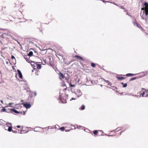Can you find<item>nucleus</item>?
<instances>
[{"instance_id":"nucleus-49","label":"nucleus","mask_w":148,"mask_h":148,"mask_svg":"<svg viewBox=\"0 0 148 148\" xmlns=\"http://www.w3.org/2000/svg\"><path fill=\"white\" fill-rule=\"evenodd\" d=\"M74 128H73V129H75V128L74 127Z\"/></svg>"},{"instance_id":"nucleus-26","label":"nucleus","mask_w":148,"mask_h":148,"mask_svg":"<svg viewBox=\"0 0 148 148\" xmlns=\"http://www.w3.org/2000/svg\"><path fill=\"white\" fill-rule=\"evenodd\" d=\"M75 98H74V97L72 98L71 99H70V100L71 101L73 100H75V99H76L77 98H76V96H75Z\"/></svg>"},{"instance_id":"nucleus-21","label":"nucleus","mask_w":148,"mask_h":148,"mask_svg":"<svg viewBox=\"0 0 148 148\" xmlns=\"http://www.w3.org/2000/svg\"><path fill=\"white\" fill-rule=\"evenodd\" d=\"M11 58L12 59L13 61H14V60L15 61H16V59H15V58L14 56L12 55L11 56Z\"/></svg>"},{"instance_id":"nucleus-27","label":"nucleus","mask_w":148,"mask_h":148,"mask_svg":"<svg viewBox=\"0 0 148 148\" xmlns=\"http://www.w3.org/2000/svg\"><path fill=\"white\" fill-rule=\"evenodd\" d=\"M127 86V83H125L124 84V85L123 86V88L126 87Z\"/></svg>"},{"instance_id":"nucleus-7","label":"nucleus","mask_w":148,"mask_h":148,"mask_svg":"<svg viewBox=\"0 0 148 148\" xmlns=\"http://www.w3.org/2000/svg\"><path fill=\"white\" fill-rule=\"evenodd\" d=\"M10 110L12 112H14V113H17V114L19 113V112L18 111H17V110H16L15 109H10Z\"/></svg>"},{"instance_id":"nucleus-31","label":"nucleus","mask_w":148,"mask_h":148,"mask_svg":"<svg viewBox=\"0 0 148 148\" xmlns=\"http://www.w3.org/2000/svg\"><path fill=\"white\" fill-rule=\"evenodd\" d=\"M12 132H13L14 133H17V131L16 130L14 131L13 130H12Z\"/></svg>"},{"instance_id":"nucleus-8","label":"nucleus","mask_w":148,"mask_h":148,"mask_svg":"<svg viewBox=\"0 0 148 148\" xmlns=\"http://www.w3.org/2000/svg\"><path fill=\"white\" fill-rule=\"evenodd\" d=\"M75 57L82 61L84 60L83 58L82 57L76 55L75 56Z\"/></svg>"},{"instance_id":"nucleus-42","label":"nucleus","mask_w":148,"mask_h":148,"mask_svg":"<svg viewBox=\"0 0 148 148\" xmlns=\"http://www.w3.org/2000/svg\"><path fill=\"white\" fill-rule=\"evenodd\" d=\"M63 86H66V85L65 84H63Z\"/></svg>"},{"instance_id":"nucleus-40","label":"nucleus","mask_w":148,"mask_h":148,"mask_svg":"<svg viewBox=\"0 0 148 148\" xmlns=\"http://www.w3.org/2000/svg\"><path fill=\"white\" fill-rule=\"evenodd\" d=\"M7 125H8V124H10V125H11V123H8L6 124Z\"/></svg>"},{"instance_id":"nucleus-9","label":"nucleus","mask_w":148,"mask_h":148,"mask_svg":"<svg viewBox=\"0 0 148 148\" xmlns=\"http://www.w3.org/2000/svg\"><path fill=\"white\" fill-rule=\"evenodd\" d=\"M136 74H132L131 73H127L126 75V76L127 77H131L133 76H134L136 75Z\"/></svg>"},{"instance_id":"nucleus-14","label":"nucleus","mask_w":148,"mask_h":148,"mask_svg":"<svg viewBox=\"0 0 148 148\" xmlns=\"http://www.w3.org/2000/svg\"><path fill=\"white\" fill-rule=\"evenodd\" d=\"M33 54V52L32 51H30L28 54V56H32Z\"/></svg>"},{"instance_id":"nucleus-32","label":"nucleus","mask_w":148,"mask_h":148,"mask_svg":"<svg viewBox=\"0 0 148 148\" xmlns=\"http://www.w3.org/2000/svg\"><path fill=\"white\" fill-rule=\"evenodd\" d=\"M33 94L35 96H36L37 95L36 92H34Z\"/></svg>"},{"instance_id":"nucleus-13","label":"nucleus","mask_w":148,"mask_h":148,"mask_svg":"<svg viewBox=\"0 0 148 148\" xmlns=\"http://www.w3.org/2000/svg\"><path fill=\"white\" fill-rule=\"evenodd\" d=\"M7 110L5 108H3V109L1 110V112H8L7 111Z\"/></svg>"},{"instance_id":"nucleus-51","label":"nucleus","mask_w":148,"mask_h":148,"mask_svg":"<svg viewBox=\"0 0 148 148\" xmlns=\"http://www.w3.org/2000/svg\"><path fill=\"white\" fill-rule=\"evenodd\" d=\"M44 60V61L45 62H46V60Z\"/></svg>"},{"instance_id":"nucleus-5","label":"nucleus","mask_w":148,"mask_h":148,"mask_svg":"<svg viewBox=\"0 0 148 148\" xmlns=\"http://www.w3.org/2000/svg\"><path fill=\"white\" fill-rule=\"evenodd\" d=\"M17 71L18 73V75H19V78H20L21 79L22 78H23L22 75V74L21 71H20L19 69H18Z\"/></svg>"},{"instance_id":"nucleus-50","label":"nucleus","mask_w":148,"mask_h":148,"mask_svg":"<svg viewBox=\"0 0 148 148\" xmlns=\"http://www.w3.org/2000/svg\"><path fill=\"white\" fill-rule=\"evenodd\" d=\"M34 52L35 53H36L37 52L36 51H34Z\"/></svg>"},{"instance_id":"nucleus-25","label":"nucleus","mask_w":148,"mask_h":148,"mask_svg":"<svg viewBox=\"0 0 148 148\" xmlns=\"http://www.w3.org/2000/svg\"><path fill=\"white\" fill-rule=\"evenodd\" d=\"M19 113L21 114L25 115V112L24 111L23 112H19Z\"/></svg>"},{"instance_id":"nucleus-38","label":"nucleus","mask_w":148,"mask_h":148,"mask_svg":"<svg viewBox=\"0 0 148 148\" xmlns=\"http://www.w3.org/2000/svg\"><path fill=\"white\" fill-rule=\"evenodd\" d=\"M145 91L146 93H148V90L145 89Z\"/></svg>"},{"instance_id":"nucleus-45","label":"nucleus","mask_w":148,"mask_h":148,"mask_svg":"<svg viewBox=\"0 0 148 148\" xmlns=\"http://www.w3.org/2000/svg\"><path fill=\"white\" fill-rule=\"evenodd\" d=\"M121 84H122V85H123L124 84L123 83V82H122L121 83Z\"/></svg>"},{"instance_id":"nucleus-44","label":"nucleus","mask_w":148,"mask_h":148,"mask_svg":"<svg viewBox=\"0 0 148 148\" xmlns=\"http://www.w3.org/2000/svg\"><path fill=\"white\" fill-rule=\"evenodd\" d=\"M124 132V131H122L121 132H120V134H121V133H122L123 132Z\"/></svg>"},{"instance_id":"nucleus-28","label":"nucleus","mask_w":148,"mask_h":148,"mask_svg":"<svg viewBox=\"0 0 148 148\" xmlns=\"http://www.w3.org/2000/svg\"><path fill=\"white\" fill-rule=\"evenodd\" d=\"M39 71H37L35 73V74L37 75H39Z\"/></svg>"},{"instance_id":"nucleus-29","label":"nucleus","mask_w":148,"mask_h":148,"mask_svg":"<svg viewBox=\"0 0 148 148\" xmlns=\"http://www.w3.org/2000/svg\"><path fill=\"white\" fill-rule=\"evenodd\" d=\"M70 84V86L71 87H73L75 86V85H74V84Z\"/></svg>"},{"instance_id":"nucleus-19","label":"nucleus","mask_w":148,"mask_h":148,"mask_svg":"<svg viewBox=\"0 0 148 148\" xmlns=\"http://www.w3.org/2000/svg\"><path fill=\"white\" fill-rule=\"evenodd\" d=\"M59 76L60 77H61L62 78H63L64 77V76L63 75V74L61 73H60L59 74Z\"/></svg>"},{"instance_id":"nucleus-33","label":"nucleus","mask_w":148,"mask_h":148,"mask_svg":"<svg viewBox=\"0 0 148 148\" xmlns=\"http://www.w3.org/2000/svg\"><path fill=\"white\" fill-rule=\"evenodd\" d=\"M24 58L27 61V62H28V58H27L25 57H24Z\"/></svg>"},{"instance_id":"nucleus-24","label":"nucleus","mask_w":148,"mask_h":148,"mask_svg":"<svg viewBox=\"0 0 148 148\" xmlns=\"http://www.w3.org/2000/svg\"><path fill=\"white\" fill-rule=\"evenodd\" d=\"M91 66L92 67H95V64L94 63H91Z\"/></svg>"},{"instance_id":"nucleus-18","label":"nucleus","mask_w":148,"mask_h":148,"mask_svg":"<svg viewBox=\"0 0 148 148\" xmlns=\"http://www.w3.org/2000/svg\"><path fill=\"white\" fill-rule=\"evenodd\" d=\"M40 128V127H36L34 128V131L35 132H37L38 131V129Z\"/></svg>"},{"instance_id":"nucleus-48","label":"nucleus","mask_w":148,"mask_h":148,"mask_svg":"<svg viewBox=\"0 0 148 148\" xmlns=\"http://www.w3.org/2000/svg\"><path fill=\"white\" fill-rule=\"evenodd\" d=\"M56 126H58V127L59 126L58 125H55L56 127H56Z\"/></svg>"},{"instance_id":"nucleus-36","label":"nucleus","mask_w":148,"mask_h":148,"mask_svg":"<svg viewBox=\"0 0 148 148\" xmlns=\"http://www.w3.org/2000/svg\"><path fill=\"white\" fill-rule=\"evenodd\" d=\"M102 1L103 2H108V3L110 2L109 1H105V0H103Z\"/></svg>"},{"instance_id":"nucleus-12","label":"nucleus","mask_w":148,"mask_h":148,"mask_svg":"<svg viewBox=\"0 0 148 148\" xmlns=\"http://www.w3.org/2000/svg\"><path fill=\"white\" fill-rule=\"evenodd\" d=\"M85 109V106L84 105H82L81 107L79 108V109L81 110H83Z\"/></svg>"},{"instance_id":"nucleus-52","label":"nucleus","mask_w":148,"mask_h":148,"mask_svg":"<svg viewBox=\"0 0 148 148\" xmlns=\"http://www.w3.org/2000/svg\"><path fill=\"white\" fill-rule=\"evenodd\" d=\"M105 135H106V136H107V134H105Z\"/></svg>"},{"instance_id":"nucleus-37","label":"nucleus","mask_w":148,"mask_h":148,"mask_svg":"<svg viewBox=\"0 0 148 148\" xmlns=\"http://www.w3.org/2000/svg\"><path fill=\"white\" fill-rule=\"evenodd\" d=\"M82 127V126H78L77 127V128H78L79 129H80V128H81Z\"/></svg>"},{"instance_id":"nucleus-43","label":"nucleus","mask_w":148,"mask_h":148,"mask_svg":"<svg viewBox=\"0 0 148 148\" xmlns=\"http://www.w3.org/2000/svg\"><path fill=\"white\" fill-rule=\"evenodd\" d=\"M1 102L2 104H3V101L2 100H1Z\"/></svg>"},{"instance_id":"nucleus-30","label":"nucleus","mask_w":148,"mask_h":148,"mask_svg":"<svg viewBox=\"0 0 148 148\" xmlns=\"http://www.w3.org/2000/svg\"><path fill=\"white\" fill-rule=\"evenodd\" d=\"M10 62V61L9 60H8L6 61V63L7 64H9V62Z\"/></svg>"},{"instance_id":"nucleus-10","label":"nucleus","mask_w":148,"mask_h":148,"mask_svg":"<svg viewBox=\"0 0 148 148\" xmlns=\"http://www.w3.org/2000/svg\"><path fill=\"white\" fill-rule=\"evenodd\" d=\"M116 78L119 80L120 81L122 80L123 79H124L125 77H116Z\"/></svg>"},{"instance_id":"nucleus-39","label":"nucleus","mask_w":148,"mask_h":148,"mask_svg":"<svg viewBox=\"0 0 148 148\" xmlns=\"http://www.w3.org/2000/svg\"><path fill=\"white\" fill-rule=\"evenodd\" d=\"M17 127L18 128H20V125H17Z\"/></svg>"},{"instance_id":"nucleus-35","label":"nucleus","mask_w":148,"mask_h":148,"mask_svg":"<svg viewBox=\"0 0 148 148\" xmlns=\"http://www.w3.org/2000/svg\"><path fill=\"white\" fill-rule=\"evenodd\" d=\"M145 91H144L142 93V95L143 97L144 96V95L145 94Z\"/></svg>"},{"instance_id":"nucleus-2","label":"nucleus","mask_w":148,"mask_h":148,"mask_svg":"<svg viewBox=\"0 0 148 148\" xmlns=\"http://www.w3.org/2000/svg\"><path fill=\"white\" fill-rule=\"evenodd\" d=\"M72 92V95L74 96L75 95L76 98H78L80 97L82 95V93L81 91V90L78 89H75L74 90H71Z\"/></svg>"},{"instance_id":"nucleus-34","label":"nucleus","mask_w":148,"mask_h":148,"mask_svg":"<svg viewBox=\"0 0 148 148\" xmlns=\"http://www.w3.org/2000/svg\"><path fill=\"white\" fill-rule=\"evenodd\" d=\"M14 104V103H9V105H10V107H11V106H10L11 105H12V104Z\"/></svg>"},{"instance_id":"nucleus-16","label":"nucleus","mask_w":148,"mask_h":148,"mask_svg":"<svg viewBox=\"0 0 148 148\" xmlns=\"http://www.w3.org/2000/svg\"><path fill=\"white\" fill-rule=\"evenodd\" d=\"M32 63H34V62H31V65H32V66H33V68L34 69H35V68H34V67L36 66V65H35L36 64H32Z\"/></svg>"},{"instance_id":"nucleus-22","label":"nucleus","mask_w":148,"mask_h":148,"mask_svg":"<svg viewBox=\"0 0 148 148\" xmlns=\"http://www.w3.org/2000/svg\"><path fill=\"white\" fill-rule=\"evenodd\" d=\"M138 78L137 77H134L133 78H131L130 80V81H132V80H135V79H137Z\"/></svg>"},{"instance_id":"nucleus-3","label":"nucleus","mask_w":148,"mask_h":148,"mask_svg":"<svg viewBox=\"0 0 148 148\" xmlns=\"http://www.w3.org/2000/svg\"><path fill=\"white\" fill-rule=\"evenodd\" d=\"M134 26H136L138 28H139L141 30L142 29V28L140 24H138L137 23L134 21L132 22Z\"/></svg>"},{"instance_id":"nucleus-46","label":"nucleus","mask_w":148,"mask_h":148,"mask_svg":"<svg viewBox=\"0 0 148 148\" xmlns=\"http://www.w3.org/2000/svg\"><path fill=\"white\" fill-rule=\"evenodd\" d=\"M145 97H148V94H147L145 96Z\"/></svg>"},{"instance_id":"nucleus-11","label":"nucleus","mask_w":148,"mask_h":148,"mask_svg":"<svg viewBox=\"0 0 148 148\" xmlns=\"http://www.w3.org/2000/svg\"><path fill=\"white\" fill-rule=\"evenodd\" d=\"M36 66V68L38 69H40L41 68V66L40 64H35Z\"/></svg>"},{"instance_id":"nucleus-20","label":"nucleus","mask_w":148,"mask_h":148,"mask_svg":"<svg viewBox=\"0 0 148 148\" xmlns=\"http://www.w3.org/2000/svg\"><path fill=\"white\" fill-rule=\"evenodd\" d=\"M105 81L107 83H108V84L109 85H111L112 84L111 82H109V81H108V80H105Z\"/></svg>"},{"instance_id":"nucleus-1","label":"nucleus","mask_w":148,"mask_h":148,"mask_svg":"<svg viewBox=\"0 0 148 148\" xmlns=\"http://www.w3.org/2000/svg\"><path fill=\"white\" fill-rule=\"evenodd\" d=\"M145 7L141 9L140 16L145 20L146 24H148V3L146 2L144 4Z\"/></svg>"},{"instance_id":"nucleus-41","label":"nucleus","mask_w":148,"mask_h":148,"mask_svg":"<svg viewBox=\"0 0 148 148\" xmlns=\"http://www.w3.org/2000/svg\"><path fill=\"white\" fill-rule=\"evenodd\" d=\"M127 14L128 15H129V16H130L128 12L127 13Z\"/></svg>"},{"instance_id":"nucleus-47","label":"nucleus","mask_w":148,"mask_h":148,"mask_svg":"<svg viewBox=\"0 0 148 148\" xmlns=\"http://www.w3.org/2000/svg\"><path fill=\"white\" fill-rule=\"evenodd\" d=\"M142 89L143 90H145V89H145V88H142Z\"/></svg>"},{"instance_id":"nucleus-17","label":"nucleus","mask_w":148,"mask_h":148,"mask_svg":"<svg viewBox=\"0 0 148 148\" xmlns=\"http://www.w3.org/2000/svg\"><path fill=\"white\" fill-rule=\"evenodd\" d=\"M98 131H100V132H102V130H98ZM98 132V131L97 130H95V131H93V134H97V133Z\"/></svg>"},{"instance_id":"nucleus-6","label":"nucleus","mask_w":148,"mask_h":148,"mask_svg":"<svg viewBox=\"0 0 148 148\" xmlns=\"http://www.w3.org/2000/svg\"><path fill=\"white\" fill-rule=\"evenodd\" d=\"M142 73L144 74L142 76H140V77H143L148 74V70L143 72Z\"/></svg>"},{"instance_id":"nucleus-4","label":"nucleus","mask_w":148,"mask_h":148,"mask_svg":"<svg viewBox=\"0 0 148 148\" xmlns=\"http://www.w3.org/2000/svg\"><path fill=\"white\" fill-rule=\"evenodd\" d=\"M22 104H23V106L26 109H29L31 107V105L27 103H22Z\"/></svg>"},{"instance_id":"nucleus-15","label":"nucleus","mask_w":148,"mask_h":148,"mask_svg":"<svg viewBox=\"0 0 148 148\" xmlns=\"http://www.w3.org/2000/svg\"><path fill=\"white\" fill-rule=\"evenodd\" d=\"M12 130V126L9 127H8V131L9 132H10Z\"/></svg>"},{"instance_id":"nucleus-23","label":"nucleus","mask_w":148,"mask_h":148,"mask_svg":"<svg viewBox=\"0 0 148 148\" xmlns=\"http://www.w3.org/2000/svg\"><path fill=\"white\" fill-rule=\"evenodd\" d=\"M60 130L62 131H63L64 130L65 128L64 127H62L60 128Z\"/></svg>"}]
</instances>
